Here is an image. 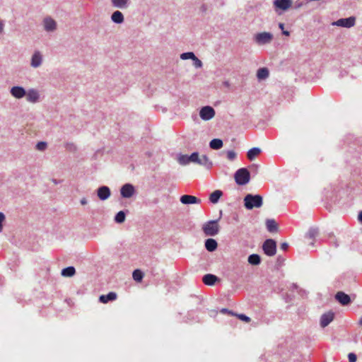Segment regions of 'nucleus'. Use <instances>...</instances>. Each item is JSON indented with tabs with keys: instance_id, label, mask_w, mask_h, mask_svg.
Wrapping results in <instances>:
<instances>
[{
	"instance_id": "1",
	"label": "nucleus",
	"mask_w": 362,
	"mask_h": 362,
	"mask_svg": "<svg viewBox=\"0 0 362 362\" xmlns=\"http://www.w3.org/2000/svg\"><path fill=\"white\" fill-rule=\"evenodd\" d=\"M262 204V197L259 194H247L244 198V206L248 210L253 208H260Z\"/></svg>"
},
{
	"instance_id": "2",
	"label": "nucleus",
	"mask_w": 362,
	"mask_h": 362,
	"mask_svg": "<svg viewBox=\"0 0 362 362\" xmlns=\"http://www.w3.org/2000/svg\"><path fill=\"white\" fill-rule=\"evenodd\" d=\"M192 163L198 164L204 167L206 169L209 170L213 166L212 161L206 155L199 156L198 152L192 153Z\"/></svg>"
},
{
	"instance_id": "3",
	"label": "nucleus",
	"mask_w": 362,
	"mask_h": 362,
	"mask_svg": "<svg viewBox=\"0 0 362 362\" xmlns=\"http://www.w3.org/2000/svg\"><path fill=\"white\" fill-rule=\"evenodd\" d=\"M218 220L209 221L204 223L202 230L206 235L215 236L219 232Z\"/></svg>"
},
{
	"instance_id": "4",
	"label": "nucleus",
	"mask_w": 362,
	"mask_h": 362,
	"mask_svg": "<svg viewBox=\"0 0 362 362\" xmlns=\"http://www.w3.org/2000/svg\"><path fill=\"white\" fill-rule=\"evenodd\" d=\"M234 177L238 185H245L250 181V172L247 168H240L235 172Z\"/></svg>"
},
{
	"instance_id": "5",
	"label": "nucleus",
	"mask_w": 362,
	"mask_h": 362,
	"mask_svg": "<svg viewBox=\"0 0 362 362\" xmlns=\"http://www.w3.org/2000/svg\"><path fill=\"white\" fill-rule=\"evenodd\" d=\"M273 35L269 32L258 33L254 35V41L258 45L269 44L273 40Z\"/></svg>"
},
{
	"instance_id": "6",
	"label": "nucleus",
	"mask_w": 362,
	"mask_h": 362,
	"mask_svg": "<svg viewBox=\"0 0 362 362\" xmlns=\"http://www.w3.org/2000/svg\"><path fill=\"white\" fill-rule=\"evenodd\" d=\"M262 250L265 255L274 256L276 252V243L273 239L266 240L262 245Z\"/></svg>"
},
{
	"instance_id": "7",
	"label": "nucleus",
	"mask_w": 362,
	"mask_h": 362,
	"mask_svg": "<svg viewBox=\"0 0 362 362\" xmlns=\"http://www.w3.org/2000/svg\"><path fill=\"white\" fill-rule=\"evenodd\" d=\"M356 23V18L354 16H351L346 18H340L337 21H334L332 25H337L343 28H351Z\"/></svg>"
},
{
	"instance_id": "8",
	"label": "nucleus",
	"mask_w": 362,
	"mask_h": 362,
	"mask_svg": "<svg viewBox=\"0 0 362 362\" xmlns=\"http://www.w3.org/2000/svg\"><path fill=\"white\" fill-rule=\"evenodd\" d=\"M199 116L203 120H210L215 116V110L211 106H204L201 108Z\"/></svg>"
},
{
	"instance_id": "9",
	"label": "nucleus",
	"mask_w": 362,
	"mask_h": 362,
	"mask_svg": "<svg viewBox=\"0 0 362 362\" xmlns=\"http://www.w3.org/2000/svg\"><path fill=\"white\" fill-rule=\"evenodd\" d=\"M42 62L43 56L42 53L38 50L35 51L31 56L30 66L37 69L42 64Z\"/></svg>"
},
{
	"instance_id": "10",
	"label": "nucleus",
	"mask_w": 362,
	"mask_h": 362,
	"mask_svg": "<svg viewBox=\"0 0 362 362\" xmlns=\"http://www.w3.org/2000/svg\"><path fill=\"white\" fill-rule=\"evenodd\" d=\"M134 193L135 189L132 184H125L120 189V194L123 198H130Z\"/></svg>"
},
{
	"instance_id": "11",
	"label": "nucleus",
	"mask_w": 362,
	"mask_h": 362,
	"mask_svg": "<svg viewBox=\"0 0 362 362\" xmlns=\"http://www.w3.org/2000/svg\"><path fill=\"white\" fill-rule=\"evenodd\" d=\"M26 100L31 103H36L40 100L39 91L34 88H30L26 91Z\"/></svg>"
},
{
	"instance_id": "12",
	"label": "nucleus",
	"mask_w": 362,
	"mask_h": 362,
	"mask_svg": "<svg viewBox=\"0 0 362 362\" xmlns=\"http://www.w3.org/2000/svg\"><path fill=\"white\" fill-rule=\"evenodd\" d=\"M10 93L16 99H21L26 95V90L22 86H13L11 88Z\"/></svg>"
},
{
	"instance_id": "13",
	"label": "nucleus",
	"mask_w": 362,
	"mask_h": 362,
	"mask_svg": "<svg viewBox=\"0 0 362 362\" xmlns=\"http://www.w3.org/2000/svg\"><path fill=\"white\" fill-rule=\"evenodd\" d=\"M43 26L47 32H53L57 29V23L51 17H46L43 20Z\"/></svg>"
},
{
	"instance_id": "14",
	"label": "nucleus",
	"mask_w": 362,
	"mask_h": 362,
	"mask_svg": "<svg viewBox=\"0 0 362 362\" xmlns=\"http://www.w3.org/2000/svg\"><path fill=\"white\" fill-rule=\"evenodd\" d=\"M334 313L332 311H329L324 313L320 317V326L322 327H327L331 322L333 321Z\"/></svg>"
},
{
	"instance_id": "15",
	"label": "nucleus",
	"mask_w": 362,
	"mask_h": 362,
	"mask_svg": "<svg viewBox=\"0 0 362 362\" xmlns=\"http://www.w3.org/2000/svg\"><path fill=\"white\" fill-rule=\"evenodd\" d=\"M97 195L100 200L105 201L110 197L111 192L108 187L102 186L98 189Z\"/></svg>"
},
{
	"instance_id": "16",
	"label": "nucleus",
	"mask_w": 362,
	"mask_h": 362,
	"mask_svg": "<svg viewBox=\"0 0 362 362\" xmlns=\"http://www.w3.org/2000/svg\"><path fill=\"white\" fill-rule=\"evenodd\" d=\"M335 299L342 305H347L351 303L350 296L343 291H338L335 295Z\"/></svg>"
},
{
	"instance_id": "17",
	"label": "nucleus",
	"mask_w": 362,
	"mask_h": 362,
	"mask_svg": "<svg viewBox=\"0 0 362 362\" xmlns=\"http://www.w3.org/2000/svg\"><path fill=\"white\" fill-rule=\"evenodd\" d=\"M180 202L183 204H200L201 200L197 197L192 196L185 194L180 197Z\"/></svg>"
},
{
	"instance_id": "18",
	"label": "nucleus",
	"mask_w": 362,
	"mask_h": 362,
	"mask_svg": "<svg viewBox=\"0 0 362 362\" xmlns=\"http://www.w3.org/2000/svg\"><path fill=\"white\" fill-rule=\"evenodd\" d=\"M291 0H275L274 1V6L283 11L288 9L291 6Z\"/></svg>"
},
{
	"instance_id": "19",
	"label": "nucleus",
	"mask_w": 362,
	"mask_h": 362,
	"mask_svg": "<svg viewBox=\"0 0 362 362\" xmlns=\"http://www.w3.org/2000/svg\"><path fill=\"white\" fill-rule=\"evenodd\" d=\"M117 298V293L115 292H110L107 295H101L99 298L100 302L107 303L109 301L115 300Z\"/></svg>"
},
{
	"instance_id": "20",
	"label": "nucleus",
	"mask_w": 362,
	"mask_h": 362,
	"mask_svg": "<svg viewBox=\"0 0 362 362\" xmlns=\"http://www.w3.org/2000/svg\"><path fill=\"white\" fill-rule=\"evenodd\" d=\"M217 280V276L211 274H205L202 278L203 282L208 286L214 285Z\"/></svg>"
},
{
	"instance_id": "21",
	"label": "nucleus",
	"mask_w": 362,
	"mask_h": 362,
	"mask_svg": "<svg viewBox=\"0 0 362 362\" xmlns=\"http://www.w3.org/2000/svg\"><path fill=\"white\" fill-rule=\"evenodd\" d=\"M192 153L190 156L188 155H179L177 158L178 163L182 165H188L189 163H192Z\"/></svg>"
},
{
	"instance_id": "22",
	"label": "nucleus",
	"mask_w": 362,
	"mask_h": 362,
	"mask_svg": "<svg viewBox=\"0 0 362 362\" xmlns=\"http://www.w3.org/2000/svg\"><path fill=\"white\" fill-rule=\"evenodd\" d=\"M218 246L217 242L212 238H209L205 241V247L209 252H214Z\"/></svg>"
},
{
	"instance_id": "23",
	"label": "nucleus",
	"mask_w": 362,
	"mask_h": 362,
	"mask_svg": "<svg viewBox=\"0 0 362 362\" xmlns=\"http://www.w3.org/2000/svg\"><path fill=\"white\" fill-rule=\"evenodd\" d=\"M262 150L258 147L250 148L247 153V157L250 160H253L260 153Z\"/></svg>"
},
{
	"instance_id": "24",
	"label": "nucleus",
	"mask_w": 362,
	"mask_h": 362,
	"mask_svg": "<svg viewBox=\"0 0 362 362\" xmlns=\"http://www.w3.org/2000/svg\"><path fill=\"white\" fill-rule=\"evenodd\" d=\"M111 20L115 23L120 24L124 22V16L119 11H116L112 14Z\"/></svg>"
},
{
	"instance_id": "25",
	"label": "nucleus",
	"mask_w": 362,
	"mask_h": 362,
	"mask_svg": "<svg viewBox=\"0 0 362 362\" xmlns=\"http://www.w3.org/2000/svg\"><path fill=\"white\" fill-rule=\"evenodd\" d=\"M223 192L219 189L214 191L209 196V201L213 204H216L222 197Z\"/></svg>"
},
{
	"instance_id": "26",
	"label": "nucleus",
	"mask_w": 362,
	"mask_h": 362,
	"mask_svg": "<svg viewBox=\"0 0 362 362\" xmlns=\"http://www.w3.org/2000/svg\"><path fill=\"white\" fill-rule=\"evenodd\" d=\"M269 74V72L267 68H260L257 70V77L259 80H264L268 78Z\"/></svg>"
},
{
	"instance_id": "27",
	"label": "nucleus",
	"mask_w": 362,
	"mask_h": 362,
	"mask_svg": "<svg viewBox=\"0 0 362 362\" xmlns=\"http://www.w3.org/2000/svg\"><path fill=\"white\" fill-rule=\"evenodd\" d=\"M223 141L220 139H214L209 143V146L211 148L214 150H218L223 146Z\"/></svg>"
},
{
	"instance_id": "28",
	"label": "nucleus",
	"mask_w": 362,
	"mask_h": 362,
	"mask_svg": "<svg viewBox=\"0 0 362 362\" xmlns=\"http://www.w3.org/2000/svg\"><path fill=\"white\" fill-rule=\"evenodd\" d=\"M76 274V269L74 267H68L62 270L61 274L63 276L71 277Z\"/></svg>"
},
{
	"instance_id": "29",
	"label": "nucleus",
	"mask_w": 362,
	"mask_h": 362,
	"mask_svg": "<svg viewBox=\"0 0 362 362\" xmlns=\"http://www.w3.org/2000/svg\"><path fill=\"white\" fill-rule=\"evenodd\" d=\"M267 229L269 232H276L278 229L277 223L274 219H268L266 221Z\"/></svg>"
},
{
	"instance_id": "30",
	"label": "nucleus",
	"mask_w": 362,
	"mask_h": 362,
	"mask_svg": "<svg viewBox=\"0 0 362 362\" xmlns=\"http://www.w3.org/2000/svg\"><path fill=\"white\" fill-rule=\"evenodd\" d=\"M247 261L252 265H258L261 262V258L259 255L252 254L248 257Z\"/></svg>"
},
{
	"instance_id": "31",
	"label": "nucleus",
	"mask_w": 362,
	"mask_h": 362,
	"mask_svg": "<svg viewBox=\"0 0 362 362\" xmlns=\"http://www.w3.org/2000/svg\"><path fill=\"white\" fill-rule=\"evenodd\" d=\"M128 0H112V5L119 8H125L127 7Z\"/></svg>"
},
{
	"instance_id": "32",
	"label": "nucleus",
	"mask_w": 362,
	"mask_h": 362,
	"mask_svg": "<svg viewBox=\"0 0 362 362\" xmlns=\"http://www.w3.org/2000/svg\"><path fill=\"white\" fill-rule=\"evenodd\" d=\"M132 277L134 281L140 282L144 278V273L140 269H135L133 272Z\"/></svg>"
},
{
	"instance_id": "33",
	"label": "nucleus",
	"mask_w": 362,
	"mask_h": 362,
	"mask_svg": "<svg viewBox=\"0 0 362 362\" xmlns=\"http://www.w3.org/2000/svg\"><path fill=\"white\" fill-rule=\"evenodd\" d=\"M126 214L123 211H119L115 216V221L117 223H122L124 222Z\"/></svg>"
},
{
	"instance_id": "34",
	"label": "nucleus",
	"mask_w": 362,
	"mask_h": 362,
	"mask_svg": "<svg viewBox=\"0 0 362 362\" xmlns=\"http://www.w3.org/2000/svg\"><path fill=\"white\" fill-rule=\"evenodd\" d=\"M195 54L192 52H184L180 54V59L182 60L194 59Z\"/></svg>"
},
{
	"instance_id": "35",
	"label": "nucleus",
	"mask_w": 362,
	"mask_h": 362,
	"mask_svg": "<svg viewBox=\"0 0 362 362\" xmlns=\"http://www.w3.org/2000/svg\"><path fill=\"white\" fill-rule=\"evenodd\" d=\"M193 61V65L195 68L199 69L202 68L203 66L202 62L198 59L196 55L194 56V59H192Z\"/></svg>"
},
{
	"instance_id": "36",
	"label": "nucleus",
	"mask_w": 362,
	"mask_h": 362,
	"mask_svg": "<svg viewBox=\"0 0 362 362\" xmlns=\"http://www.w3.org/2000/svg\"><path fill=\"white\" fill-rule=\"evenodd\" d=\"M47 143L45 141H40L36 144V149L38 151H45L47 148Z\"/></svg>"
},
{
	"instance_id": "37",
	"label": "nucleus",
	"mask_w": 362,
	"mask_h": 362,
	"mask_svg": "<svg viewBox=\"0 0 362 362\" xmlns=\"http://www.w3.org/2000/svg\"><path fill=\"white\" fill-rule=\"evenodd\" d=\"M317 230H315V229H310V230H309L307 235H308V237L310 239L313 240L315 238V237L317 235Z\"/></svg>"
},
{
	"instance_id": "38",
	"label": "nucleus",
	"mask_w": 362,
	"mask_h": 362,
	"mask_svg": "<svg viewBox=\"0 0 362 362\" xmlns=\"http://www.w3.org/2000/svg\"><path fill=\"white\" fill-rule=\"evenodd\" d=\"M236 157V153L235 151H228L227 152V158L230 160H233V159H235V158Z\"/></svg>"
},
{
	"instance_id": "39",
	"label": "nucleus",
	"mask_w": 362,
	"mask_h": 362,
	"mask_svg": "<svg viewBox=\"0 0 362 362\" xmlns=\"http://www.w3.org/2000/svg\"><path fill=\"white\" fill-rule=\"evenodd\" d=\"M238 317L239 319H240L241 320L245 322H250V318L247 316H246L244 314H240V315H238Z\"/></svg>"
},
{
	"instance_id": "40",
	"label": "nucleus",
	"mask_w": 362,
	"mask_h": 362,
	"mask_svg": "<svg viewBox=\"0 0 362 362\" xmlns=\"http://www.w3.org/2000/svg\"><path fill=\"white\" fill-rule=\"evenodd\" d=\"M348 358L349 362H356L357 360V356L354 353H349L348 354Z\"/></svg>"
},
{
	"instance_id": "41",
	"label": "nucleus",
	"mask_w": 362,
	"mask_h": 362,
	"mask_svg": "<svg viewBox=\"0 0 362 362\" xmlns=\"http://www.w3.org/2000/svg\"><path fill=\"white\" fill-rule=\"evenodd\" d=\"M5 219H6L5 215L4 214V213L0 211V232L2 231V229H3L2 223L5 221Z\"/></svg>"
},
{
	"instance_id": "42",
	"label": "nucleus",
	"mask_w": 362,
	"mask_h": 362,
	"mask_svg": "<svg viewBox=\"0 0 362 362\" xmlns=\"http://www.w3.org/2000/svg\"><path fill=\"white\" fill-rule=\"evenodd\" d=\"M288 247V244L287 243H282L281 245H280V248L282 250H286Z\"/></svg>"
},
{
	"instance_id": "43",
	"label": "nucleus",
	"mask_w": 362,
	"mask_h": 362,
	"mask_svg": "<svg viewBox=\"0 0 362 362\" xmlns=\"http://www.w3.org/2000/svg\"><path fill=\"white\" fill-rule=\"evenodd\" d=\"M221 313H229L230 315H233V312L229 310H228L227 308H222L221 310Z\"/></svg>"
},
{
	"instance_id": "44",
	"label": "nucleus",
	"mask_w": 362,
	"mask_h": 362,
	"mask_svg": "<svg viewBox=\"0 0 362 362\" xmlns=\"http://www.w3.org/2000/svg\"><path fill=\"white\" fill-rule=\"evenodd\" d=\"M4 24L1 20H0V34L4 31Z\"/></svg>"
},
{
	"instance_id": "45",
	"label": "nucleus",
	"mask_w": 362,
	"mask_h": 362,
	"mask_svg": "<svg viewBox=\"0 0 362 362\" xmlns=\"http://www.w3.org/2000/svg\"><path fill=\"white\" fill-rule=\"evenodd\" d=\"M223 85L226 88H230V83L228 81H225L223 82Z\"/></svg>"
},
{
	"instance_id": "46",
	"label": "nucleus",
	"mask_w": 362,
	"mask_h": 362,
	"mask_svg": "<svg viewBox=\"0 0 362 362\" xmlns=\"http://www.w3.org/2000/svg\"><path fill=\"white\" fill-rule=\"evenodd\" d=\"M88 203L86 198L83 197L81 199V204L82 205H86Z\"/></svg>"
},
{
	"instance_id": "47",
	"label": "nucleus",
	"mask_w": 362,
	"mask_h": 362,
	"mask_svg": "<svg viewBox=\"0 0 362 362\" xmlns=\"http://www.w3.org/2000/svg\"><path fill=\"white\" fill-rule=\"evenodd\" d=\"M67 146L68 148L71 150V149H74L75 150L76 149V146H74V144H67Z\"/></svg>"
},
{
	"instance_id": "48",
	"label": "nucleus",
	"mask_w": 362,
	"mask_h": 362,
	"mask_svg": "<svg viewBox=\"0 0 362 362\" xmlns=\"http://www.w3.org/2000/svg\"><path fill=\"white\" fill-rule=\"evenodd\" d=\"M302 6V3H298L294 5L295 9H298Z\"/></svg>"
},
{
	"instance_id": "49",
	"label": "nucleus",
	"mask_w": 362,
	"mask_h": 362,
	"mask_svg": "<svg viewBox=\"0 0 362 362\" xmlns=\"http://www.w3.org/2000/svg\"><path fill=\"white\" fill-rule=\"evenodd\" d=\"M279 28L281 30H284V24L283 23H279Z\"/></svg>"
},
{
	"instance_id": "50",
	"label": "nucleus",
	"mask_w": 362,
	"mask_h": 362,
	"mask_svg": "<svg viewBox=\"0 0 362 362\" xmlns=\"http://www.w3.org/2000/svg\"><path fill=\"white\" fill-rule=\"evenodd\" d=\"M282 34L286 36H288L290 35V33L287 30H282Z\"/></svg>"
},
{
	"instance_id": "51",
	"label": "nucleus",
	"mask_w": 362,
	"mask_h": 362,
	"mask_svg": "<svg viewBox=\"0 0 362 362\" xmlns=\"http://www.w3.org/2000/svg\"><path fill=\"white\" fill-rule=\"evenodd\" d=\"M358 220L362 223V211L358 214Z\"/></svg>"
},
{
	"instance_id": "52",
	"label": "nucleus",
	"mask_w": 362,
	"mask_h": 362,
	"mask_svg": "<svg viewBox=\"0 0 362 362\" xmlns=\"http://www.w3.org/2000/svg\"><path fill=\"white\" fill-rule=\"evenodd\" d=\"M292 287L295 289H297L298 288V286L296 284H292Z\"/></svg>"
},
{
	"instance_id": "53",
	"label": "nucleus",
	"mask_w": 362,
	"mask_h": 362,
	"mask_svg": "<svg viewBox=\"0 0 362 362\" xmlns=\"http://www.w3.org/2000/svg\"><path fill=\"white\" fill-rule=\"evenodd\" d=\"M358 323L361 326H362V317L360 318Z\"/></svg>"
}]
</instances>
